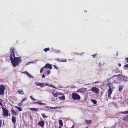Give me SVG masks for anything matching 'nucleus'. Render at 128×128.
<instances>
[{"label": "nucleus", "mask_w": 128, "mask_h": 128, "mask_svg": "<svg viewBox=\"0 0 128 128\" xmlns=\"http://www.w3.org/2000/svg\"><path fill=\"white\" fill-rule=\"evenodd\" d=\"M15 50V49L14 47H11L10 49V60L14 67L16 66L17 65H19V64L22 61L20 59L21 58L20 57L19 58L15 57L14 53Z\"/></svg>", "instance_id": "obj_1"}, {"label": "nucleus", "mask_w": 128, "mask_h": 128, "mask_svg": "<svg viewBox=\"0 0 128 128\" xmlns=\"http://www.w3.org/2000/svg\"><path fill=\"white\" fill-rule=\"evenodd\" d=\"M72 97L74 100H80V97L79 95L75 92L72 94Z\"/></svg>", "instance_id": "obj_2"}, {"label": "nucleus", "mask_w": 128, "mask_h": 128, "mask_svg": "<svg viewBox=\"0 0 128 128\" xmlns=\"http://www.w3.org/2000/svg\"><path fill=\"white\" fill-rule=\"evenodd\" d=\"M1 108L2 110V115L3 116L6 117L8 116V111L3 106Z\"/></svg>", "instance_id": "obj_3"}, {"label": "nucleus", "mask_w": 128, "mask_h": 128, "mask_svg": "<svg viewBox=\"0 0 128 128\" xmlns=\"http://www.w3.org/2000/svg\"><path fill=\"white\" fill-rule=\"evenodd\" d=\"M5 87L4 84L0 85V95L3 96L4 95Z\"/></svg>", "instance_id": "obj_4"}, {"label": "nucleus", "mask_w": 128, "mask_h": 128, "mask_svg": "<svg viewBox=\"0 0 128 128\" xmlns=\"http://www.w3.org/2000/svg\"><path fill=\"white\" fill-rule=\"evenodd\" d=\"M114 82H109L106 84V86L108 87L109 88L112 89V90L115 88V87L114 86L113 83H114Z\"/></svg>", "instance_id": "obj_5"}, {"label": "nucleus", "mask_w": 128, "mask_h": 128, "mask_svg": "<svg viewBox=\"0 0 128 128\" xmlns=\"http://www.w3.org/2000/svg\"><path fill=\"white\" fill-rule=\"evenodd\" d=\"M91 90L92 92H94L96 94H98L99 91V89L94 86L91 89Z\"/></svg>", "instance_id": "obj_6"}, {"label": "nucleus", "mask_w": 128, "mask_h": 128, "mask_svg": "<svg viewBox=\"0 0 128 128\" xmlns=\"http://www.w3.org/2000/svg\"><path fill=\"white\" fill-rule=\"evenodd\" d=\"M87 88H81L77 90L76 92H82L86 91L87 90Z\"/></svg>", "instance_id": "obj_7"}, {"label": "nucleus", "mask_w": 128, "mask_h": 128, "mask_svg": "<svg viewBox=\"0 0 128 128\" xmlns=\"http://www.w3.org/2000/svg\"><path fill=\"white\" fill-rule=\"evenodd\" d=\"M35 84L37 86H39L41 87H43L44 86H46L45 85V84L44 83H39L38 82H36L35 83Z\"/></svg>", "instance_id": "obj_8"}, {"label": "nucleus", "mask_w": 128, "mask_h": 128, "mask_svg": "<svg viewBox=\"0 0 128 128\" xmlns=\"http://www.w3.org/2000/svg\"><path fill=\"white\" fill-rule=\"evenodd\" d=\"M38 124L39 126H40L42 127L44 125V120H40L38 122Z\"/></svg>", "instance_id": "obj_9"}, {"label": "nucleus", "mask_w": 128, "mask_h": 128, "mask_svg": "<svg viewBox=\"0 0 128 128\" xmlns=\"http://www.w3.org/2000/svg\"><path fill=\"white\" fill-rule=\"evenodd\" d=\"M44 67V68H48L49 69H50L52 68V66L51 65L49 64H46Z\"/></svg>", "instance_id": "obj_10"}, {"label": "nucleus", "mask_w": 128, "mask_h": 128, "mask_svg": "<svg viewBox=\"0 0 128 128\" xmlns=\"http://www.w3.org/2000/svg\"><path fill=\"white\" fill-rule=\"evenodd\" d=\"M34 104H38L40 105H45V103L42 102L40 100H39L37 102H33Z\"/></svg>", "instance_id": "obj_11"}, {"label": "nucleus", "mask_w": 128, "mask_h": 128, "mask_svg": "<svg viewBox=\"0 0 128 128\" xmlns=\"http://www.w3.org/2000/svg\"><path fill=\"white\" fill-rule=\"evenodd\" d=\"M12 122L15 124L16 121V118L14 116H12Z\"/></svg>", "instance_id": "obj_12"}, {"label": "nucleus", "mask_w": 128, "mask_h": 128, "mask_svg": "<svg viewBox=\"0 0 128 128\" xmlns=\"http://www.w3.org/2000/svg\"><path fill=\"white\" fill-rule=\"evenodd\" d=\"M45 85H46V86H49L50 87L53 88H56V89H58L57 88H56V87H55L54 86H53L52 84H48V83H46L45 84Z\"/></svg>", "instance_id": "obj_13"}, {"label": "nucleus", "mask_w": 128, "mask_h": 128, "mask_svg": "<svg viewBox=\"0 0 128 128\" xmlns=\"http://www.w3.org/2000/svg\"><path fill=\"white\" fill-rule=\"evenodd\" d=\"M87 124H91L92 122V121L91 120H86L84 121Z\"/></svg>", "instance_id": "obj_14"}, {"label": "nucleus", "mask_w": 128, "mask_h": 128, "mask_svg": "<svg viewBox=\"0 0 128 128\" xmlns=\"http://www.w3.org/2000/svg\"><path fill=\"white\" fill-rule=\"evenodd\" d=\"M11 112L12 115H14V114L16 115L17 114L15 111L13 109H11Z\"/></svg>", "instance_id": "obj_15"}, {"label": "nucleus", "mask_w": 128, "mask_h": 128, "mask_svg": "<svg viewBox=\"0 0 128 128\" xmlns=\"http://www.w3.org/2000/svg\"><path fill=\"white\" fill-rule=\"evenodd\" d=\"M30 109L31 110L34 112H37L38 110V109L37 108H30Z\"/></svg>", "instance_id": "obj_16"}, {"label": "nucleus", "mask_w": 128, "mask_h": 128, "mask_svg": "<svg viewBox=\"0 0 128 128\" xmlns=\"http://www.w3.org/2000/svg\"><path fill=\"white\" fill-rule=\"evenodd\" d=\"M18 93L22 95L24 94V92L21 90H18Z\"/></svg>", "instance_id": "obj_17"}, {"label": "nucleus", "mask_w": 128, "mask_h": 128, "mask_svg": "<svg viewBox=\"0 0 128 128\" xmlns=\"http://www.w3.org/2000/svg\"><path fill=\"white\" fill-rule=\"evenodd\" d=\"M113 90L112 89L109 88L108 90V94H111L112 93V91Z\"/></svg>", "instance_id": "obj_18"}, {"label": "nucleus", "mask_w": 128, "mask_h": 128, "mask_svg": "<svg viewBox=\"0 0 128 128\" xmlns=\"http://www.w3.org/2000/svg\"><path fill=\"white\" fill-rule=\"evenodd\" d=\"M58 98L60 100H64L65 99V96H64L63 95L61 97H59Z\"/></svg>", "instance_id": "obj_19"}, {"label": "nucleus", "mask_w": 128, "mask_h": 128, "mask_svg": "<svg viewBox=\"0 0 128 128\" xmlns=\"http://www.w3.org/2000/svg\"><path fill=\"white\" fill-rule=\"evenodd\" d=\"M119 90L120 91H121L123 89V86L122 85H119L118 86Z\"/></svg>", "instance_id": "obj_20"}, {"label": "nucleus", "mask_w": 128, "mask_h": 128, "mask_svg": "<svg viewBox=\"0 0 128 128\" xmlns=\"http://www.w3.org/2000/svg\"><path fill=\"white\" fill-rule=\"evenodd\" d=\"M91 100L93 104H96L97 103V101L96 100L91 99Z\"/></svg>", "instance_id": "obj_21"}, {"label": "nucleus", "mask_w": 128, "mask_h": 128, "mask_svg": "<svg viewBox=\"0 0 128 128\" xmlns=\"http://www.w3.org/2000/svg\"><path fill=\"white\" fill-rule=\"evenodd\" d=\"M15 107L17 108L19 111H20L22 110V108L21 107H19L16 106H15Z\"/></svg>", "instance_id": "obj_22"}, {"label": "nucleus", "mask_w": 128, "mask_h": 128, "mask_svg": "<svg viewBox=\"0 0 128 128\" xmlns=\"http://www.w3.org/2000/svg\"><path fill=\"white\" fill-rule=\"evenodd\" d=\"M59 123L60 124V126H63V122L62 120H59Z\"/></svg>", "instance_id": "obj_23"}, {"label": "nucleus", "mask_w": 128, "mask_h": 128, "mask_svg": "<svg viewBox=\"0 0 128 128\" xmlns=\"http://www.w3.org/2000/svg\"><path fill=\"white\" fill-rule=\"evenodd\" d=\"M27 75L28 77L30 78H34L33 76L32 75L28 73Z\"/></svg>", "instance_id": "obj_24"}, {"label": "nucleus", "mask_w": 128, "mask_h": 128, "mask_svg": "<svg viewBox=\"0 0 128 128\" xmlns=\"http://www.w3.org/2000/svg\"><path fill=\"white\" fill-rule=\"evenodd\" d=\"M120 113L123 114H128V110L124 112H121Z\"/></svg>", "instance_id": "obj_25"}, {"label": "nucleus", "mask_w": 128, "mask_h": 128, "mask_svg": "<svg viewBox=\"0 0 128 128\" xmlns=\"http://www.w3.org/2000/svg\"><path fill=\"white\" fill-rule=\"evenodd\" d=\"M50 48H46L44 49V50L45 52H46L47 51H49L50 50Z\"/></svg>", "instance_id": "obj_26"}, {"label": "nucleus", "mask_w": 128, "mask_h": 128, "mask_svg": "<svg viewBox=\"0 0 128 128\" xmlns=\"http://www.w3.org/2000/svg\"><path fill=\"white\" fill-rule=\"evenodd\" d=\"M66 60L65 59H60V60H59V62H66Z\"/></svg>", "instance_id": "obj_27"}, {"label": "nucleus", "mask_w": 128, "mask_h": 128, "mask_svg": "<svg viewBox=\"0 0 128 128\" xmlns=\"http://www.w3.org/2000/svg\"><path fill=\"white\" fill-rule=\"evenodd\" d=\"M123 120L125 121H128V115L127 116L124 117Z\"/></svg>", "instance_id": "obj_28"}, {"label": "nucleus", "mask_w": 128, "mask_h": 128, "mask_svg": "<svg viewBox=\"0 0 128 128\" xmlns=\"http://www.w3.org/2000/svg\"><path fill=\"white\" fill-rule=\"evenodd\" d=\"M41 115H42V117L44 118H47L48 117L47 116H45V114L44 113L42 114Z\"/></svg>", "instance_id": "obj_29"}, {"label": "nucleus", "mask_w": 128, "mask_h": 128, "mask_svg": "<svg viewBox=\"0 0 128 128\" xmlns=\"http://www.w3.org/2000/svg\"><path fill=\"white\" fill-rule=\"evenodd\" d=\"M27 100V98L26 97L24 98L22 100H21V103H22L24 101L26 100Z\"/></svg>", "instance_id": "obj_30"}, {"label": "nucleus", "mask_w": 128, "mask_h": 128, "mask_svg": "<svg viewBox=\"0 0 128 128\" xmlns=\"http://www.w3.org/2000/svg\"><path fill=\"white\" fill-rule=\"evenodd\" d=\"M30 97L32 100H33L34 101L35 100H37L36 99H35L34 98H33L32 96H30Z\"/></svg>", "instance_id": "obj_31"}, {"label": "nucleus", "mask_w": 128, "mask_h": 128, "mask_svg": "<svg viewBox=\"0 0 128 128\" xmlns=\"http://www.w3.org/2000/svg\"><path fill=\"white\" fill-rule=\"evenodd\" d=\"M52 94L55 97H57L58 96V95L57 94H56V93H53V92H52Z\"/></svg>", "instance_id": "obj_32"}, {"label": "nucleus", "mask_w": 128, "mask_h": 128, "mask_svg": "<svg viewBox=\"0 0 128 128\" xmlns=\"http://www.w3.org/2000/svg\"><path fill=\"white\" fill-rule=\"evenodd\" d=\"M44 107H45L46 108L48 109H51V107L50 106H44Z\"/></svg>", "instance_id": "obj_33"}, {"label": "nucleus", "mask_w": 128, "mask_h": 128, "mask_svg": "<svg viewBox=\"0 0 128 128\" xmlns=\"http://www.w3.org/2000/svg\"><path fill=\"white\" fill-rule=\"evenodd\" d=\"M60 107L58 106H55L54 107H51V109H56L57 108H59Z\"/></svg>", "instance_id": "obj_34"}, {"label": "nucleus", "mask_w": 128, "mask_h": 128, "mask_svg": "<svg viewBox=\"0 0 128 128\" xmlns=\"http://www.w3.org/2000/svg\"><path fill=\"white\" fill-rule=\"evenodd\" d=\"M44 68V67H42V68L41 69V70H40V73H41L42 72V71H43V68Z\"/></svg>", "instance_id": "obj_35"}, {"label": "nucleus", "mask_w": 128, "mask_h": 128, "mask_svg": "<svg viewBox=\"0 0 128 128\" xmlns=\"http://www.w3.org/2000/svg\"><path fill=\"white\" fill-rule=\"evenodd\" d=\"M22 73H24V74H26L27 75L28 74V72H27L26 71H24V72H22Z\"/></svg>", "instance_id": "obj_36"}, {"label": "nucleus", "mask_w": 128, "mask_h": 128, "mask_svg": "<svg viewBox=\"0 0 128 128\" xmlns=\"http://www.w3.org/2000/svg\"><path fill=\"white\" fill-rule=\"evenodd\" d=\"M53 66L54 67V68H56V69L57 70L58 69V68L57 66L56 65H53Z\"/></svg>", "instance_id": "obj_37"}, {"label": "nucleus", "mask_w": 128, "mask_h": 128, "mask_svg": "<svg viewBox=\"0 0 128 128\" xmlns=\"http://www.w3.org/2000/svg\"><path fill=\"white\" fill-rule=\"evenodd\" d=\"M122 76L120 74H119V75H115L113 76H112V77H114L115 76Z\"/></svg>", "instance_id": "obj_38"}, {"label": "nucleus", "mask_w": 128, "mask_h": 128, "mask_svg": "<svg viewBox=\"0 0 128 128\" xmlns=\"http://www.w3.org/2000/svg\"><path fill=\"white\" fill-rule=\"evenodd\" d=\"M2 124V120H0V127L1 126V125Z\"/></svg>", "instance_id": "obj_39"}, {"label": "nucleus", "mask_w": 128, "mask_h": 128, "mask_svg": "<svg viewBox=\"0 0 128 128\" xmlns=\"http://www.w3.org/2000/svg\"><path fill=\"white\" fill-rule=\"evenodd\" d=\"M110 94H108V96L109 98V99L110 98Z\"/></svg>", "instance_id": "obj_40"}, {"label": "nucleus", "mask_w": 128, "mask_h": 128, "mask_svg": "<svg viewBox=\"0 0 128 128\" xmlns=\"http://www.w3.org/2000/svg\"><path fill=\"white\" fill-rule=\"evenodd\" d=\"M47 72L48 73V74H50V72L49 70H48Z\"/></svg>", "instance_id": "obj_41"}, {"label": "nucleus", "mask_w": 128, "mask_h": 128, "mask_svg": "<svg viewBox=\"0 0 128 128\" xmlns=\"http://www.w3.org/2000/svg\"><path fill=\"white\" fill-rule=\"evenodd\" d=\"M21 103V102H20V103H19V104H18V106H22V105L21 104V103Z\"/></svg>", "instance_id": "obj_42"}, {"label": "nucleus", "mask_w": 128, "mask_h": 128, "mask_svg": "<svg viewBox=\"0 0 128 128\" xmlns=\"http://www.w3.org/2000/svg\"><path fill=\"white\" fill-rule=\"evenodd\" d=\"M114 104L115 106L116 107H117V106L116 103H114Z\"/></svg>", "instance_id": "obj_43"}, {"label": "nucleus", "mask_w": 128, "mask_h": 128, "mask_svg": "<svg viewBox=\"0 0 128 128\" xmlns=\"http://www.w3.org/2000/svg\"><path fill=\"white\" fill-rule=\"evenodd\" d=\"M97 54H95L92 55V56H93V58H95V57H94V56H96Z\"/></svg>", "instance_id": "obj_44"}, {"label": "nucleus", "mask_w": 128, "mask_h": 128, "mask_svg": "<svg viewBox=\"0 0 128 128\" xmlns=\"http://www.w3.org/2000/svg\"><path fill=\"white\" fill-rule=\"evenodd\" d=\"M124 66V67H127L128 68V64H126V65H125Z\"/></svg>", "instance_id": "obj_45"}, {"label": "nucleus", "mask_w": 128, "mask_h": 128, "mask_svg": "<svg viewBox=\"0 0 128 128\" xmlns=\"http://www.w3.org/2000/svg\"><path fill=\"white\" fill-rule=\"evenodd\" d=\"M58 88H63V87L62 86H58Z\"/></svg>", "instance_id": "obj_46"}, {"label": "nucleus", "mask_w": 128, "mask_h": 128, "mask_svg": "<svg viewBox=\"0 0 128 128\" xmlns=\"http://www.w3.org/2000/svg\"><path fill=\"white\" fill-rule=\"evenodd\" d=\"M125 59L127 60V62H128V58H126Z\"/></svg>", "instance_id": "obj_47"}, {"label": "nucleus", "mask_w": 128, "mask_h": 128, "mask_svg": "<svg viewBox=\"0 0 128 128\" xmlns=\"http://www.w3.org/2000/svg\"><path fill=\"white\" fill-rule=\"evenodd\" d=\"M51 100L52 101H55L54 98H52Z\"/></svg>", "instance_id": "obj_48"}, {"label": "nucleus", "mask_w": 128, "mask_h": 128, "mask_svg": "<svg viewBox=\"0 0 128 128\" xmlns=\"http://www.w3.org/2000/svg\"><path fill=\"white\" fill-rule=\"evenodd\" d=\"M55 60H58V61L59 62V60H60V59H59V58H58L55 59Z\"/></svg>", "instance_id": "obj_49"}, {"label": "nucleus", "mask_w": 128, "mask_h": 128, "mask_svg": "<svg viewBox=\"0 0 128 128\" xmlns=\"http://www.w3.org/2000/svg\"><path fill=\"white\" fill-rule=\"evenodd\" d=\"M116 99V98L114 97H113L112 99L114 100H115Z\"/></svg>", "instance_id": "obj_50"}, {"label": "nucleus", "mask_w": 128, "mask_h": 128, "mask_svg": "<svg viewBox=\"0 0 128 128\" xmlns=\"http://www.w3.org/2000/svg\"><path fill=\"white\" fill-rule=\"evenodd\" d=\"M45 76V75L44 74H43L42 75V78H44Z\"/></svg>", "instance_id": "obj_51"}, {"label": "nucleus", "mask_w": 128, "mask_h": 128, "mask_svg": "<svg viewBox=\"0 0 128 128\" xmlns=\"http://www.w3.org/2000/svg\"><path fill=\"white\" fill-rule=\"evenodd\" d=\"M118 65L119 66H120L121 65V64L120 63H118Z\"/></svg>", "instance_id": "obj_52"}, {"label": "nucleus", "mask_w": 128, "mask_h": 128, "mask_svg": "<svg viewBox=\"0 0 128 128\" xmlns=\"http://www.w3.org/2000/svg\"><path fill=\"white\" fill-rule=\"evenodd\" d=\"M99 82L98 81L94 82V83Z\"/></svg>", "instance_id": "obj_53"}, {"label": "nucleus", "mask_w": 128, "mask_h": 128, "mask_svg": "<svg viewBox=\"0 0 128 128\" xmlns=\"http://www.w3.org/2000/svg\"><path fill=\"white\" fill-rule=\"evenodd\" d=\"M102 91L101 92V95H100V96H102Z\"/></svg>", "instance_id": "obj_54"}, {"label": "nucleus", "mask_w": 128, "mask_h": 128, "mask_svg": "<svg viewBox=\"0 0 128 128\" xmlns=\"http://www.w3.org/2000/svg\"><path fill=\"white\" fill-rule=\"evenodd\" d=\"M59 94H60V95H61V94H62L61 93V92H59Z\"/></svg>", "instance_id": "obj_55"}, {"label": "nucleus", "mask_w": 128, "mask_h": 128, "mask_svg": "<svg viewBox=\"0 0 128 128\" xmlns=\"http://www.w3.org/2000/svg\"><path fill=\"white\" fill-rule=\"evenodd\" d=\"M58 128H62L61 126H60L58 127Z\"/></svg>", "instance_id": "obj_56"}, {"label": "nucleus", "mask_w": 128, "mask_h": 128, "mask_svg": "<svg viewBox=\"0 0 128 128\" xmlns=\"http://www.w3.org/2000/svg\"><path fill=\"white\" fill-rule=\"evenodd\" d=\"M30 119L31 120L32 119V116H30Z\"/></svg>", "instance_id": "obj_57"}, {"label": "nucleus", "mask_w": 128, "mask_h": 128, "mask_svg": "<svg viewBox=\"0 0 128 128\" xmlns=\"http://www.w3.org/2000/svg\"><path fill=\"white\" fill-rule=\"evenodd\" d=\"M73 127H74V126L73 125L71 128H73Z\"/></svg>", "instance_id": "obj_58"}, {"label": "nucleus", "mask_w": 128, "mask_h": 128, "mask_svg": "<svg viewBox=\"0 0 128 128\" xmlns=\"http://www.w3.org/2000/svg\"><path fill=\"white\" fill-rule=\"evenodd\" d=\"M10 113H9V114H8V116H10Z\"/></svg>", "instance_id": "obj_59"}, {"label": "nucleus", "mask_w": 128, "mask_h": 128, "mask_svg": "<svg viewBox=\"0 0 128 128\" xmlns=\"http://www.w3.org/2000/svg\"><path fill=\"white\" fill-rule=\"evenodd\" d=\"M88 84H85V85H88Z\"/></svg>", "instance_id": "obj_60"}, {"label": "nucleus", "mask_w": 128, "mask_h": 128, "mask_svg": "<svg viewBox=\"0 0 128 128\" xmlns=\"http://www.w3.org/2000/svg\"><path fill=\"white\" fill-rule=\"evenodd\" d=\"M40 109H41V110H43V109H42V108H40Z\"/></svg>", "instance_id": "obj_61"}, {"label": "nucleus", "mask_w": 128, "mask_h": 128, "mask_svg": "<svg viewBox=\"0 0 128 128\" xmlns=\"http://www.w3.org/2000/svg\"><path fill=\"white\" fill-rule=\"evenodd\" d=\"M3 124H4V120H3Z\"/></svg>", "instance_id": "obj_62"}, {"label": "nucleus", "mask_w": 128, "mask_h": 128, "mask_svg": "<svg viewBox=\"0 0 128 128\" xmlns=\"http://www.w3.org/2000/svg\"><path fill=\"white\" fill-rule=\"evenodd\" d=\"M86 128H89L88 127H86Z\"/></svg>", "instance_id": "obj_63"}, {"label": "nucleus", "mask_w": 128, "mask_h": 128, "mask_svg": "<svg viewBox=\"0 0 128 128\" xmlns=\"http://www.w3.org/2000/svg\"><path fill=\"white\" fill-rule=\"evenodd\" d=\"M0 100H1L2 101V100L1 99H0Z\"/></svg>", "instance_id": "obj_64"}]
</instances>
